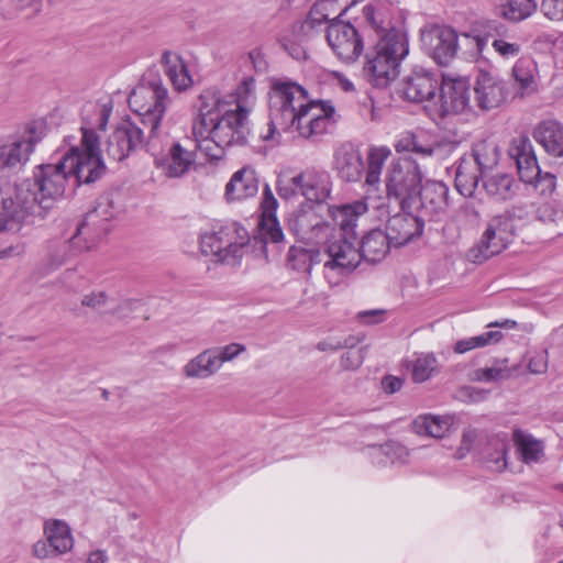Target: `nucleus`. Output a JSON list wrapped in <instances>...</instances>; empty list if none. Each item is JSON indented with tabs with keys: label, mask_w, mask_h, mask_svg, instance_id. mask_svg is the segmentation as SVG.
<instances>
[{
	"label": "nucleus",
	"mask_w": 563,
	"mask_h": 563,
	"mask_svg": "<svg viewBox=\"0 0 563 563\" xmlns=\"http://www.w3.org/2000/svg\"><path fill=\"white\" fill-rule=\"evenodd\" d=\"M112 109L111 101L89 103L85 108L79 144L75 143L74 136H66L65 148L59 151L56 162L35 167L33 177L18 183L13 196L2 200L0 233L19 232L25 225L44 220L64 196L70 179L79 185L91 184L102 177L106 165L96 130L106 129Z\"/></svg>",
	"instance_id": "1"
},
{
	"label": "nucleus",
	"mask_w": 563,
	"mask_h": 563,
	"mask_svg": "<svg viewBox=\"0 0 563 563\" xmlns=\"http://www.w3.org/2000/svg\"><path fill=\"white\" fill-rule=\"evenodd\" d=\"M198 113L192 122L195 148L209 159H221L231 146L247 143L249 114L255 101V80L245 77L230 93L206 89L199 96Z\"/></svg>",
	"instance_id": "2"
},
{
	"label": "nucleus",
	"mask_w": 563,
	"mask_h": 563,
	"mask_svg": "<svg viewBox=\"0 0 563 563\" xmlns=\"http://www.w3.org/2000/svg\"><path fill=\"white\" fill-rule=\"evenodd\" d=\"M363 14L378 37L374 48L366 54L364 73L372 85L386 87L398 76L399 64L408 54V41L374 5H365Z\"/></svg>",
	"instance_id": "3"
},
{
	"label": "nucleus",
	"mask_w": 563,
	"mask_h": 563,
	"mask_svg": "<svg viewBox=\"0 0 563 563\" xmlns=\"http://www.w3.org/2000/svg\"><path fill=\"white\" fill-rule=\"evenodd\" d=\"M129 106L140 118L143 125L148 128L151 144L156 142V134L163 132L162 120L172 103L168 89L161 78L144 76L129 95Z\"/></svg>",
	"instance_id": "4"
},
{
	"label": "nucleus",
	"mask_w": 563,
	"mask_h": 563,
	"mask_svg": "<svg viewBox=\"0 0 563 563\" xmlns=\"http://www.w3.org/2000/svg\"><path fill=\"white\" fill-rule=\"evenodd\" d=\"M249 240L247 231L233 222L201 234L200 250L216 263L233 267L240 264Z\"/></svg>",
	"instance_id": "5"
},
{
	"label": "nucleus",
	"mask_w": 563,
	"mask_h": 563,
	"mask_svg": "<svg viewBox=\"0 0 563 563\" xmlns=\"http://www.w3.org/2000/svg\"><path fill=\"white\" fill-rule=\"evenodd\" d=\"M422 173L416 161L408 157L393 158L384 175L385 191L400 208L412 209L421 189Z\"/></svg>",
	"instance_id": "6"
},
{
	"label": "nucleus",
	"mask_w": 563,
	"mask_h": 563,
	"mask_svg": "<svg viewBox=\"0 0 563 563\" xmlns=\"http://www.w3.org/2000/svg\"><path fill=\"white\" fill-rule=\"evenodd\" d=\"M156 142L151 144V136H147V151L154 156L155 166L169 178L181 177L189 172L195 164V151L186 148L179 142L170 140L166 132H159L155 137Z\"/></svg>",
	"instance_id": "7"
},
{
	"label": "nucleus",
	"mask_w": 563,
	"mask_h": 563,
	"mask_svg": "<svg viewBox=\"0 0 563 563\" xmlns=\"http://www.w3.org/2000/svg\"><path fill=\"white\" fill-rule=\"evenodd\" d=\"M44 137V124L33 122L24 131L0 144V175L19 173L30 161L37 143Z\"/></svg>",
	"instance_id": "8"
},
{
	"label": "nucleus",
	"mask_w": 563,
	"mask_h": 563,
	"mask_svg": "<svg viewBox=\"0 0 563 563\" xmlns=\"http://www.w3.org/2000/svg\"><path fill=\"white\" fill-rule=\"evenodd\" d=\"M321 253L323 275L330 285H338L342 277L353 272L361 262L357 240L335 238Z\"/></svg>",
	"instance_id": "9"
},
{
	"label": "nucleus",
	"mask_w": 563,
	"mask_h": 563,
	"mask_svg": "<svg viewBox=\"0 0 563 563\" xmlns=\"http://www.w3.org/2000/svg\"><path fill=\"white\" fill-rule=\"evenodd\" d=\"M312 99L307 90L294 81L278 80L272 86L269 111L274 122L284 130Z\"/></svg>",
	"instance_id": "10"
},
{
	"label": "nucleus",
	"mask_w": 563,
	"mask_h": 563,
	"mask_svg": "<svg viewBox=\"0 0 563 563\" xmlns=\"http://www.w3.org/2000/svg\"><path fill=\"white\" fill-rule=\"evenodd\" d=\"M508 155L516 163L522 181H536L542 195H551L555 190L556 177L549 173L541 175L532 144L527 136L515 137L508 147Z\"/></svg>",
	"instance_id": "11"
},
{
	"label": "nucleus",
	"mask_w": 563,
	"mask_h": 563,
	"mask_svg": "<svg viewBox=\"0 0 563 563\" xmlns=\"http://www.w3.org/2000/svg\"><path fill=\"white\" fill-rule=\"evenodd\" d=\"M515 223L508 213L494 216L479 240L468 252V257L475 263L500 254L514 240Z\"/></svg>",
	"instance_id": "12"
},
{
	"label": "nucleus",
	"mask_w": 563,
	"mask_h": 563,
	"mask_svg": "<svg viewBox=\"0 0 563 563\" xmlns=\"http://www.w3.org/2000/svg\"><path fill=\"white\" fill-rule=\"evenodd\" d=\"M471 84L465 77L444 76L435 102L426 104L432 120L464 112L470 107Z\"/></svg>",
	"instance_id": "13"
},
{
	"label": "nucleus",
	"mask_w": 563,
	"mask_h": 563,
	"mask_svg": "<svg viewBox=\"0 0 563 563\" xmlns=\"http://www.w3.org/2000/svg\"><path fill=\"white\" fill-rule=\"evenodd\" d=\"M335 112L329 101L311 100L283 131L296 132L300 137L313 139L324 134Z\"/></svg>",
	"instance_id": "14"
},
{
	"label": "nucleus",
	"mask_w": 563,
	"mask_h": 563,
	"mask_svg": "<svg viewBox=\"0 0 563 563\" xmlns=\"http://www.w3.org/2000/svg\"><path fill=\"white\" fill-rule=\"evenodd\" d=\"M421 43L427 54L439 65H448L455 57L460 46L456 32L446 25L423 30Z\"/></svg>",
	"instance_id": "15"
},
{
	"label": "nucleus",
	"mask_w": 563,
	"mask_h": 563,
	"mask_svg": "<svg viewBox=\"0 0 563 563\" xmlns=\"http://www.w3.org/2000/svg\"><path fill=\"white\" fill-rule=\"evenodd\" d=\"M277 190L280 197L286 199L301 195L307 200L314 202L325 200L330 194L329 188L311 173L280 176L277 180Z\"/></svg>",
	"instance_id": "16"
},
{
	"label": "nucleus",
	"mask_w": 563,
	"mask_h": 563,
	"mask_svg": "<svg viewBox=\"0 0 563 563\" xmlns=\"http://www.w3.org/2000/svg\"><path fill=\"white\" fill-rule=\"evenodd\" d=\"M327 41L334 54L344 62H354L363 52V42L350 23L332 22L327 31Z\"/></svg>",
	"instance_id": "17"
},
{
	"label": "nucleus",
	"mask_w": 563,
	"mask_h": 563,
	"mask_svg": "<svg viewBox=\"0 0 563 563\" xmlns=\"http://www.w3.org/2000/svg\"><path fill=\"white\" fill-rule=\"evenodd\" d=\"M439 81L433 74L416 68L406 76L398 88L399 95L411 102H435Z\"/></svg>",
	"instance_id": "18"
},
{
	"label": "nucleus",
	"mask_w": 563,
	"mask_h": 563,
	"mask_svg": "<svg viewBox=\"0 0 563 563\" xmlns=\"http://www.w3.org/2000/svg\"><path fill=\"white\" fill-rule=\"evenodd\" d=\"M400 209L401 211L390 217L386 223L385 234L394 246H402L420 236L424 227L421 216L413 214L412 209Z\"/></svg>",
	"instance_id": "19"
},
{
	"label": "nucleus",
	"mask_w": 563,
	"mask_h": 563,
	"mask_svg": "<svg viewBox=\"0 0 563 563\" xmlns=\"http://www.w3.org/2000/svg\"><path fill=\"white\" fill-rule=\"evenodd\" d=\"M144 142L141 128L132 122H123L106 142V152L110 158L121 162Z\"/></svg>",
	"instance_id": "20"
},
{
	"label": "nucleus",
	"mask_w": 563,
	"mask_h": 563,
	"mask_svg": "<svg viewBox=\"0 0 563 563\" xmlns=\"http://www.w3.org/2000/svg\"><path fill=\"white\" fill-rule=\"evenodd\" d=\"M475 100L483 110H490L503 104L508 96L507 84L492 73L481 70L476 77Z\"/></svg>",
	"instance_id": "21"
},
{
	"label": "nucleus",
	"mask_w": 563,
	"mask_h": 563,
	"mask_svg": "<svg viewBox=\"0 0 563 563\" xmlns=\"http://www.w3.org/2000/svg\"><path fill=\"white\" fill-rule=\"evenodd\" d=\"M277 207V199L274 197L269 186L265 185L261 202L262 216L258 223V233L265 244L268 242L279 243L284 239L283 230L276 218Z\"/></svg>",
	"instance_id": "22"
},
{
	"label": "nucleus",
	"mask_w": 563,
	"mask_h": 563,
	"mask_svg": "<svg viewBox=\"0 0 563 563\" xmlns=\"http://www.w3.org/2000/svg\"><path fill=\"white\" fill-rule=\"evenodd\" d=\"M290 227L301 239L316 243H321L333 234L331 224L312 210L296 213Z\"/></svg>",
	"instance_id": "23"
},
{
	"label": "nucleus",
	"mask_w": 563,
	"mask_h": 563,
	"mask_svg": "<svg viewBox=\"0 0 563 563\" xmlns=\"http://www.w3.org/2000/svg\"><path fill=\"white\" fill-rule=\"evenodd\" d=\"M260 188L258 177L250 166L236 170L225 185L224 197L228 202H240L254 198Z\"/></svg>",
	"instance_id": "24"
},
{
	"label": "nucleus",
	"mask_w": 563,
	"mask_h": 563,
	"mask_svg": "<svg viewBox=\"0 0 563 563\" xmlns=\"http://www.w3.org/2000/svg\"><path fill=\"white\" fill-rule=\"evenodd\" d=\"M330 216L335 228L340 231L339 238H347L357 240V222L362 216L367 211V206L364 201H355L351 205H343L340 207L331 208Z\"/></svg>",
	"instance_id": "25"
},
{
	"label": "nucleus",
	"mask_w": 563,
	"mask_h": 563,
	"mask_svg": "<svg viewBox=\"0 0 563 563\" xmlns=\"http://www.w3.org/2000/svg\"><path fill=\"white\" fill-rule=\"evenodd\" d=\"M448 187L441 181L428 180L421 184L417 196V202H412V209L421 208L426 216H437L443 212L448 206Z\"/></svg>",
	"instance_id": "26"
},
{
	"label": "nucleus",
	"mask_w": 563,
	"mask_h": 563,
	"mask_svg": "<svg viewBox=\"0 0 563 563\" xmlns=\"http://www.w3.org/2000/svg\"><path fill=\"white\" fill-rule=\"evenodd\" d=\"M334 168L346 181H357L364 173V162L358 150L351 144H342L334 153Z\"/></svg>",
	"instance_id": "27"
},
{
	"label": "nucleus",
	"mask_w": 563,
	"mask_h": 563,
	"mask_svg": "<svg viewBox=\"0 0 563 563\" xmlns=\"http://www.w3.org/2000/svg\"><path fill=\"white\" fill-rule=\"evenodd\" d=\"M533 139L544 151L554 156H563V124L556 120H544L534 128Z\"/></svg>",
	"instance_id": "28"
},
{
	"label": "nucleus",
	"mask_w": 563,
	"mask_h": 563,
	"mask_svg": "<svg viewBox=\"0 0 563 563\" xmlns=\"http://www.w3.org/2000/svg\"><path fill=\"white\" fill-rule=\"evenodd\" d=\"M164 73L176 91H185L194 84L185 59L175 52H164L161 58Z\"/></svg>",
	"instance_id": "29"
},
{
	"label": "nucleus",
	"mask_w": 563,
	"mask_h": 563,
	"mask_svg": "<svg viewBox=\"0 0 563 563\" xmlns=\"http://www.w3.org/2000/svg\"><path fill=\"white\" fill-rule=\"evenodd\" d=\"M523 374L520 363L509 365L507 358L497 360L490 367L477 368L471 373L473 382H499Z\"/></svg>",
	"instance_id": "30"
},
{
	"label": "nucleus",
	"mask_w": 563,
	"mask_h": 563,
	"mask_svg": "<svg viewBox=\"0 0 563 563\" xmlns=\"http://www.w3.org/2000/svg\"><path fill=\"white\" fill-rule=\"evenodd\" d=\"M183 374L190 379H206L216 375L220 367L213 351L206 349L183 366Z\"/></svg>",
	"instance_id": "31"
},
{
	"label": "nucleus",
	"mask_w": 563,
	"mask_h": 563,
	"mask_svg": "<svg viewBox=\"0 0 563 563\" xmlns=\"http://www.w3.org/2000/svg\"><path fill=\"white\" fill-rule=\"evenodd\" d=\"M44 536L58 555L69 552L74 547L70 527L60 519H48L44 522Z\"/></svg>",
	"instance_id": "32"
},
{
	"label": "nucleus",
	"mask_w": 563,
	"mask_h": 563,
	"mask_svg": "<svg viewBox=\"0 0 563 563\" xmlns=\"http://www.w3.org/2000/svg\"><path fill=\"white\" fill-rule=\"evenodd\" d=\"M499 157V147L493 141L483 140L473 145L471 159L476 164L482 178L497 166Z\"/></svg>",
	"instance_id": "33"
},
{
	"label": "nucleus",
	"mask_w": 563,
	"mask_h": 563,
	"mask_svg": "<svg viewBox=\"0 0 563 563\" xmlns=\"http://www.w3.org/2000/svg\"><path fill=\"white\" fill-rule=\"evenodd\" d=\"M391 241L385 234L384 231L377 229L372 230L367 233L358 247L361 252V258L375 263L382 261L389 251Z\"/></svg>",
	"instance_id": "34"
},
{
	"label": "nucleus",
	"mask_w": 563,
	"mask_h": 563,
	"mask_svg": "<svg viewBox=\"0 0 563 563\" xmlns=\"http://www.w3.org/2000/svg\"><path fill=\"white\" fill-rule=\"evenodd\" d=\"M508 442L506 435L490 438L482 451V457L486 466L494 472L506 470Z\"/></svg>",
	"instance_id": "35"
},
{
	"label": "nucleus",
	"mask_w": 563,
	"mask_h": 563,
	"mask_svg": "<svg viewBox=\"0 0 563 563\" xmlns=\"http://www.w3.org/2000/svg\"><path fill=\"white\" fill-rule=\"evenodd\" d=\"M538 67L530 57L519 58L512 67V76L519 87L521 96H527L538 90Z\"/></svg>",
	"instance_id": "36"
},
{
	"label": "nucleus",
	"mask_w": 563,
	"mask_h": 563,
	"mask_svg": "<svg viewBox=\"0 0 563 563\" xmlns=\"http://www.w3.org/2000/svg\"><path fill=\"white\" fill-rule=\"evenodd\" d=\"M74 255L73 241H52L47 244L46 255L42 260L41 268L49 274L63 266Z\"/></svg>",
	"instance_id": "37"
},
{
	"label": "nucleus",
	"mask_w": 563,
	"mask_h": 563,
	"mask_svg": "<svg viewBox=\"0 0 563 563\" xmlns=\"http://www.w3.org/2000/svg\"><path fill=\"white\" fill-rule=\"evenodd\" d=\"M391 155L388 146H371L367 151V168L365 174V184L377 187L382 181V170L386 161Z\"/></svg>",
	"instance_id": "38"
},
{
	"label": "nucleus",
	"mask_w": 563,
	"mask_h": 563,
	"mask_svg": "<svg viewBox=\"0 0 563 563\" xmlns=\"http://www.w3.org/2000/svg\"><path fill=\"white\" fill-rule=\"evenodd\" d=\"M512 440L521 460L525 463L529 464L540 461L543 455V445L541 441L520 429L514 430Z\"/></svg>",
	"instance_id": "39"
},
{
	"label": "nucleus",
	"mask_w": 563,
	"mask_h": 563,
	"mask_svg": "<svg viewBox=\"0 0 563 563\" xmlns=\"http://www.w3.org/2000/svg\"><path fill=\"white\" fill-rule=\"evenodd\" d=\"M500 14L511 22H520L531 16L538 8L537 0H496Z\"/></svg>",
	"instance_id": "40"
},
{
	"label": "nucleus",
	"mask_w": 563,
	"mask_h": 563,
	"mask_svg": "<svg viewBox=\"0 0 563 563\" xmlns=\"http://www.w3.org/2000/svg\"><path fill=\"white\" fill-rule=\"evenodd\" d=\"M481 174L474 167L472 159L463 158L455 174V187L461 195L472 196L479 181Z\"/></svg>",
	"instance_id": "41"
},
{
	"label": "nucleus",
	"mask_w": 563,
	"mask_h": 563,
	"mask_svg": "<svg viewBox=\"0 0 563 563\" xmlns=\"http://www.w3.org/2000/svg\"><path fill=\"white\" fill-rule=\"evenodd\" d=\"M321 262V252L314 249L291 246L287 254L288 266L298 272H310L314 264Z\"/></svg>",
	"instance_id": "42"
},
{
	"label": "nucleus",
	"mask_w": 563,
	"mask_h": 563,
	"mask_svg": "<svg viewBox=\"0 0 563 563\" xmlns=\"http://www.w3.org/2000/svg\"><path fill=\"white\" fill-rule=\"evenodd\" d=\"M483 185L486 192L500 200H507L515 195L516 181L508 174L486 175Z\"/></svg>",
	"instance_id": "43"
},
{
	"label": "nucleus",
	"mask_w": 563,
	"mask_h": 563,
	"mask_svg": "<svg viewBox=\"0 0 563 563\" xmlns=\"http://www.w3.org/2000/svg\"><path fill=\"white\" fill-rule=\"evenodd\" d=\"M369 454L374 462L384 465L387 463H405L409 455L408 450L398 442H388L379 446H373Z\"/></svg>",
	"instance_id": "44"
},
{
	"label": "nucleus",
	"mask_w": 563,
	"mask_h": 563,
	"mask_svg": "<svg viewBox=\"0 0 563 563\" xmlns=\"http://www.w3.org/2000/svg\"><path fill=\"white\" fill-rule=\"evenodd\" d=\"M439 372V362L433 353H420L411 361V378L424 383Z\"/></svg>",
	"instance_id": "45"
},
{
	"label": "nucleus",
	"mask_w": 563,
	"mask_h": 563,
	"mask_svg": "<svg viewBox=\"0 0 563 563\" xmlns=\"http://www.w3.org/2000/svg\"><path fill=\"white\" fill-rule=\"evenodd\" d=\"M450 419L440 416L426 415L418 417L413 427L418 434H424L432 438H442L449 431Z\"/></svg>",
	"instance_id": "46"
},
{
	"label": "nucleus",
	"mask_w": 563,
	"mask_h": 563,
	"mask_svg": "<svg viewBox=\"0 0 563 563\" xmlns=\"http://www.w3.org/2000/svg\"><path fill=\"white\" fill-rule=\"evenodd\" d=\"M536 219L547 225L559 227L563 223V202L558 200L543 201L534 210Z\"/></svg>",
	"instance_id": "47"
},
{
	"label": "nucleus",
	"mask_w": 563,
	"mask_h": 563,
	"mask_svg": "<svg viewBox=\"0 0 563 563\" xmlns=\"http://www.w3.org/2000/svg\"><path fill=\"white\" fill-rule=\"evenodd\" d=\"M503 333L500 331H488L476 336L459 340L453 347L457 354L466 353L476 347H484L501 340Z\"/></svg>",
	"instance_id": "48"
},
{
	"label": "nucleus",
	"mask_w": 563,
	"mask_h": 563,
	"mask_svg": "<svg viewBox=\"0 0 563 563\" xmlns=\"http://www.w3.org/2000/svg\"><path fill=\"white\" fill-rule=\"evenodd\" d=\"M80 303L93 311L110 313L113 298L104 290L95 289L82 295Z\"/></svg>",
	"instance_id": "49"
},
{
	"label": "nucleus",
	"mask_w": 563,
	"mask_h": 563,
	"mask_svg": "<svg viewBox=\"0 0 563 563\" xmlns=\"http://www.w3.org/2000/svg\"><path fill=\"white\" fill-rule=\"evenodd\" d=\"M338 9L339 8H335L334 2H330V10H328V12H323V3H314L309 12L308 19L299 27H313L316 25L334 20L336 18ZM297 27V25L292 26L294 30Z\"/></svg>",
	"instance_id": "50"
},
{
	"label": "nucleus",
	"mask_w": 563,
	"mask_h": 563,
	"mask_svg": "<svg viewBox=\"0 0 563 563\" xmlns=\"http://www.w3.org/2000/svg\"><path fill=\"white\" fill-rule=\"evenodd\" d=\"M218 365L221 368L223 363L231 362L245 351V346L240 343H230L224 346L211 347Z\"/></svg>",
	"instance_id": "51"
},
{
	"label": "nucleus",
	"mask_w": 563,
	"mask_h": 563,
	"mask_svg": "<svg viewBox=\"0 0 563 563\" xmlns=\"http://www.w3.org/2000/svg\"><path fill=\"white\" fill-rule=\"evenodd\" d=\"M492 46L495 52L505 59L517 57L521 52V45L518 42L503 37L495 38Z\"/></svg>",
	"instance_id": "52"
},
{
	"label": "nucleus",
	"mask_w": 563,
	"mask_h": 563,
	"mask_svg": "<svg viewBox=\"0 0 563 563\" xmlns=\"http://www.w3.org/2000/svg\"><path fill=\"white\" fill-rule=\"evenodd\" d=\"M459 45V47H465L467 49L470 57L476 58L483 53L486 46V40L479 35L463 34L462 43Z\"/></svg>",
	"instance_id": "53"
},
{
	"label": "nucleus",
	"mask_w": 563,
	"mask_h": 563,
	"mask_svg": "<svg viewBox=\"0 0 563 563\" xmlns=\"http://www.w3.org/2000/svg\"><path fill=\"white\" fill-rule=\"evenodd\" d=\"M540 10L551 21H563V0H542Z\"/></svg>",
	"instance_id": "54"
},
{
	"label": "nucleus",
	"mask_w": 563,
	"mask_h": 563,
	"mask_svg": "<svg viewBox=\"0 0 563 563\" xmlns=\"http://www.w3.org/2000/svg\"><path fill=\"white\" fill-rule=\"evenodd\" d=\"M441 150V144L438 142L424 141L419 136H416L411 152L421 157H431L437 155Z\"/></svg>",
	"instance_id": "55"
},
{
	"label": "nucleus",
	"mask_w": 563,
	"mask_h": 563,
	"mask_svg": "<svg viewBox=\"0 0 563 563\" xmlns=\"http://www.w3.org/2000/svg\"><path fill=\"white\" fill-rule=\"evenodd\" d=\"M279 43L282 45V47L288 52V54L297 59V60H300V59H305L306 56H307V53H306V49L303 48V46L300 44V42L298 41H295L292 40L288 34H282L280 37H279Z\"/></svg>",
	"instance_id": "56"
},
{
	"label": "nucleus",
	"mask_w": 563,
	"mask_h": 563,
	"mask_svg": "<svg viewBox=\"0 0 563 563\" xmlns=\"http://www.w3.org/2000/svg\"><path fill=\"white\" fill-rule=\"evenodd\" d=\"M139 306L140 301L136 299H122L118 301L113 298V303H111L110 307V313L124 318Z\"/></svg>",
	"instance_id": "57"
},
{
	"label": "nucleus",
	"mask_w": 563,
	"mask_h": 563,
	"mask_svg": "<svg viewBox=\"0 0 563 563\" xmlns=\"http://www.w3.org/2000/svg\"><path fill=\"white\" fill-rule=\"evenodd\" d=\"M108 203H99L93 211L89 212L86 218V222L77 229V234L73 239H77V235L84 233V231L88 228L89 224H96L97 218L100 216H107L106 220L112 217V213L108 216Z\"/></svg>",
	"instance_id": "58"
},
{
	"label": "nucleus",
	"mask_w": 563,
	"mask_h": 563,
	"mask_svg": "<svg viewBox=\"0 0 563 563\" xmlns=\"http://www.w3.org/2000/svg\"><path fill=\"white\" fill-rule=\"evenodd\" d=\"M548 363H549L548 352L542 351V352L534 354L530 358V361L528 363V369L532 374H543L548 369Z\"/></svg>",
	"instance_id": "59"
},
{
	"label": "nucleus",
	"mask_w": 563,
	"mask_h": 563,
	"mask_svg": "<svg viewBox=\"0 0 563 563\" xmlns=\"http://www.w3.org/2000/svg\"><path fill=\"white\" fill-rule=\"evenodd\" d=\"M363 358L360 350H350L341 356V365L344 369H356L363 363Z\"/></svg>",
	"instance_id": "60"
},
{
	"label": "nucleus",
	"mask_w": 563,
	"mask_h": 563,
	"mask_svg": "<svg viewBox=\"0 0 563 563\" xmlns=\"http://www.w3.org/2000/svg\"><path fill=\"white\" fill-rule=\"evenodd\" d=\"M32 554L41 560L58 555L47 539L36 541L32 547Z\"/></svg>",
	"instance_id": "61"
},
{
	"label": "nucleus",
	"mask_w": 563,
	"mask_h": 563,
	"mask_svg": "<svg viewBox=\"0 0 563 563\" xmlns=\"http://www.w3.org/2000/svg\"><path fill=\"white\" fill-rule=\"evenodd\" d=\"M322 76L325 78V80L336 82L345 92L354 90V85L352 81L338 71L322 70Z\"/></svg>",
	"instance_id": "62"
},
{
	"label": "nucleus",
	"mask_w": 563,
	"mask_h": 563,
	"mask_svg": "<svg viewBox=\"0 0 563 563\" xmlns=\"http://www.w3.org/2000/svg\"><path fill=\"white\" fill-rule=\"evenodd\" d=\"M477 438L475 430H465L462 435L461 446L456 452L459 459H462L468 453Z\"/></svg>",
	"instance_id": "63"
},
{
	"label": "nucleus",
	"mask_w": 563,
	"mask_h": 563,
	"mask_svg": "<svg viewBox=\"0 0 563 563\" xmlns=\"http://www.w3.org/2000/svg\"><path fill=\"white\" fill-rule=\"evenodd\" d=\"M12 9L15 11H26L37 13L42 8V0H10Z\"/></svg>",
	"instance_id": "64"
}]
</instances>
